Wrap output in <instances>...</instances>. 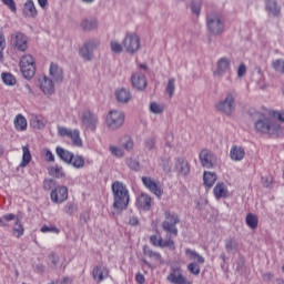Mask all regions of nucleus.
Instances as JSON below:
<instances>
[{
	"label": "nucleus",
	"instance_id": "1",
	"mask_svg": "<svg viewBox=\"0 0 284 284\" xmlns=\"http://www.w3.org/2000/svg\"><path fill=\"white\" fill-rule=\"evenodd\" d=\"M254 129L257 134H267L268 136H283V128L276 120L265 115L260 114L254 122Z\"/></svg>",
	"mask_w": 284,
	"mask_h": 284
},
{
	"label": "nucleus",
	"instance_id": "2",
	"mask_svg": "<svg viewBox=\"0 0 284 284\" xmlns=\"http://www.w3.org/2000/svg\"><path fill=\"white\" fill-rule=\"evenodd\" d=\"M112 193L114 210H118V212L128 210V205H130V191L128 186L123 182L115 181L112 183Z\"/></svg>",
	"mask_w": 284,
	"mask_h": 284
},
{
	"label": "nucleus",
	"instance_id": "3",
	"mask_svg": "<svg viewBox=\"0 0 284 284\" xmlns=\"http://www.w3.org/2000/svg\"><path fill=\"white\" fill-rule=\"evenodd\" d=\"M181 223V219H179V214L166 210L164 211V221L162 222V229L166 233V239H174L179 236V229L176 225Z\"/></svg>",
	"mask_w": 284,
	"mask_h": 284
},
{
	"label": "nucleus",
	"instance_id": "4",
	"mask_svg": "<svg viewBox=\"0 0 284 284\" xmlns=\"http://www.w3.org/2000/svg\"><path fill=\"white\" fill-rule=\"evenodd\" d=\"M184 254L187 261H193L187 264V272H190V274H192L193 276H199V274H201V265L205 263V257H203V255L199 254V252L192 248H185Z\"/></svg>",
	"mask_w": 284,
	"mask_h": 284
},
{
	"label": "nucleus",
	"instance_id": "5",
	"mask_svg": "<svg viewBox=\"0 0 284 284\" xmlns=\"http://www.w3.org/2000/svg\"><path fill=\"white\" fill-rule=\"evenodd\" d=\"M206 28L211 34L219 37L225 32V21H223L220 13H209L206 16Z\"/></svg>",
	"mask_w": 284,
	"mask_h": 284
},
{
	"label": "nucleus",
	"instance_id": "6",
	"mask_svg": "<svg viewBox=\"0 0 284 284\" xmlns=\"http://www.w3.org/2000/svg\"><path fill=\"white\" fill-rule=\"evenodd\" d=\"M215 109L225 116H232L236 112V95L234 92H227L225 98L215 104Z\"/></svg>",
	"mask_w": 284,
	"mask_h": 284
},
{
	"label": "nucleus",
	"instance_id": "7",
	"mask_svg": "<svg viewBox=\"0 0 284 284\" xmlns=\"http://www.w3.org/2000/svg\"><path fill=\"white\" fill-rule=\"evenodd\" d=\"M9 43L17 52H26L28 50V36L21 31H16L10 34Z\"/></svg>",
	"mask_w": 284,
	"mask_h": 284
},
{
	"label": "nucleus",
	"instance_id": "8",
	"mask_svg": "<svg viewBox=\"0 0 284 284\" xmlns=\"http://www.w3.org/2000/svg\"><path fill=\"white\" fill-rule=\"evenodd\" d=\"M20 72L24 79H32L37 72L34 67V58L31 54H26L20 60Z\"/></svg>",
	"mask_w": 284,
	"mask_h": 284
},
{
	"label": "nucleus",
	"instance_id": "9",
	"mask_svg": "<svg viewBox=\"0 0 284 284\" xmlns=\"http://www.w3.org/2000/svg\"><path fill=\"white\" fill-rule=\"evenodd\" d=\"M122 44L128 54H136V52L141 50V38H139V34L135 32L126 33Z\"/></svg>",
	"mask_w": 284,
	"mask_h": 284
},
{
	"label": "nucleus",
	"instance_id": "10",
	"mask_svg": "<svg viewBox=\"0 0 284 284\" xmlns=\"http://www.w3.org/2000/svg\"><path fill=\"white\" fill-rule=\"evenodd\" d=\"M101 45L99 39L87 40L82 48H80L79 54L84 61H92L94 59V50Z\"/></svg>",
	"mask_w": 284,
	"mask_h": 284
},
{
	"label": "nucleus",
	"instance_id": "11",
	"mask_svg": "<svg viewBox=\"0 0 284 284\" xmlns=\"http://www.w3.org/2000/svg\"><path fill=\"white\" fill-rule=\"evenodd\" d=\"M125 123V113L123 111L113 110L110 111L106 116V125L111 130H119Z\"/></svg>",
	"mask_w": 284,
	"mask_h": 284
},
{
	"label": "nucleus",
	"instance_id": "12",
	"mask_svg": "<svg viewBox=\"0 0 284 284\" xmlns=\"http://www.w3.org/2000/svg\"><path fill=\"white\" fill-rule=\"evenodd\" d=\"M199 159L202 168H206V170H212V168H216L219 165V158L207 149L200 152Z\"/></svg>",
	"mask_w": 284,
	"mask_h": 284
},
{
	"label": "nucleus",
	"instance_id": "13",
	"mask_svg": "<svg viewBox=\"0 0 284 284\" xmlns=\"http://www.w3.org/2000/svg\"><path fill=\"white\" fill-rule=\"evenodd\" d=\"M166 281L171 284H192V281L183 275L181 267H172Z\"/></svg>",
	"mask_w": 284,
	"mask_h": 284
},
{
	"label": "nucleus",
	"instance_id": "14",
	"mask_svg": "<svg viewBox=\"0 0 284 284\" xmlns=\"http://www.w3.org/2000/svg\"><path fill=\"white\" fill-rule=\"evenodd\" d=\"M142 183L145 186V189L151 191L152 194L158 196V199H161V196H163V189L161 187L160 181H154L150 176H143Z\"/></svg>",
	"mask_w": 284,
	"mask_h": 284
},
{
	"label": "nucleus",
	"instance_id": "15",
	"mask_svg": "<svg viewBox=\"0 0 284 284\" xmlns=\"http://www.w3.org/2000/svg\"><path fill=\"white\" fill-rule=\"evenodd\" d=\"M50 199L52 203L58 204L68 201V189L65 186H57L55 189H52Z\"/></svg>",
	"mask_w": 284,
	"mask_h": 284
},
{
	"label": "nucleus",
	"instance_id": "16",
	"mask_svg": "<svg viewBox=\"0 0 284 284\" xmlns=\"http://www.w3.org/2000/svg\"><path fill=\"white\" fill-rule=\"evenodd\" d=\"M150 243L154 245V247H170V250H174V240H172V237H166V240L163 241L161 235H151Z\"/></svg>",
	"mask_w": 284,
	"mask_h": 284
},
{
	"label": "nucleus",
	"instance_id": "17",
	"mask_svg": "<svg viewBox=\"0 0 284 284\" xmlns=\"http://www.w3.org/2000/svg\"><path fill=\"white\" fill-rule=\"evenodd\" d=\"M232 61L230 58H221L216 63V70L214 71V77H223L227 74L231 70Z\"/></svg>",
	"mask_w": 284,
	"mask_h": 284
},
{
	"label": "nucleus",
	"instance_id": "18",
	"mask_svg": "<svg viewBox=\"0 0 284 284\" xmlns=\"http://www.w3.org/2000/svg\"><path fill=\"white\" fill-rule=\"evenodd\" d=\"M131 83L135 90H145V88H148V79H145V74L141 71H136L132 74Z\"/></svg>",
	"mask_w": 284,
	"mask_h": 284
},
{
	"label": "nucleus",
	"instance_id": "19",
	"mask_svg": "<svg viewBox=\"0 0 284 284\" xmlns=\"http://www.w3.org/2000/svg\"><path fill=\"white\" fill-rule=\"evenodd\" d=\"M81 121L83 125L89 128V130H97V123L99 121V118L94 115V113H91L90 111H84L82 113Z\"/></svg>",
	"mask_w": 284,
	"mask_h": 284
},
{
	"label": "nucleus",
	"instance_id": "20",
	"mask_svg": "<svg viewBox=\"0 0 284 284\" xmlns=\"http://www.w3.org/2000/svg\"><path fill=\"white\" fill-rule=\"evenodd\" d=\"M175 172H178L179 176H189L190 175V163L183 159L179 158L175 161Z\"/></svg>",
	"mask_w": 284,
	"mask_h": 284
},
{
	"label": "nucleus",
	"instance_id": "21",
	"mask_svg": "<svg viewBox=\"0 0 284 284\" xmlns=\"http://www.w3.org/2000/svg\"><path fill=\"white\" fill-rule=\"evenodd\" d=\"M80 28L84 32H92V30H97V28H99V20L92 17L83 18L80 22Z\"/></svg>",
	"mask_w": 284,
	"mask_h": 284
},
{
	"label": "nucleus",
	"instance_id": "22",
	"mask_svg": "<svg viewBox=\"0 0 284 284\" xmlns=\"http://www.w3.org/2000/svg\"><path fill=\"white\" fill-rule=\"evenodd\" d=\"M93 278L97 281V283H102V281H105L108 276H110V271L105 268L104 266H95L93 268Z\"/></svg>",
	"mask_w": 284,
	"mask_h": 284
},
{
	"label": "nucleus",
	"instance_id": "23",
	"mask_svg": "<svg viewBox=\"0 0 284 284\" xmlns=\"http://www.w3.org/2000/svg\"><path fill=\"white\" fill-rule=\"evenodd\" d=\"M40 90H42L43 94L50 97L54 92V83L50 78L43 77L40 81Z\"/></svg>",
	"mask_w": 284,
	"mask_h": 284
},
{
	"label": "nucleus",
	"instance_id": "24",
	"mask_svg": "<svg viewBox=\"0 0 284 284\" xmlns=\"http://www.w3.org/2000/svg\"><path fill=\"white\" fill-rule=\"evenodd\" d=\"M23 14L28 19H36L37 18L38 12H37V7L34 6V1L27 0L24 2Z\"/></svg>",
	"mask_w": 284,
	"mask_h": 284
},
{
	"label": "nucleus",
	"instance_id": "25",
	"mask_svg": "<svg viewBox=\"0 0 284 284\" xmlns=\"http://www.w3.org/2000/svg\"><path fill=\"white\" fill-rule=\"evenodd\" d=\"M115 98L119 103H130L132 100V93L130 90L122 88L115 91Z\"/></svg>",
	"mask_w": 284,
	"mask_h": 284
},
{
	"label": "nucleus",
	"instance_id": "26",
	"mask_svg": "<svg viewBox=\"0 0 284 284\" xmlns=\"http://www.w3.org/2000/svg\"><path fill=\"white\" fill-rule=\"evenodd\" d=\"M49 72L57 83L63 81V69H61L59 64L51 62Z\"/></svg>",
	"mask_w": 284,
	"mask_h": 284
},
{
	"label": "nucleus",
	"instance_id": "27",
	"mask_svg": "<svg viewBox=\"0 0 284 284\" xmlns=\"http://www.w3.org/2000/svg\"><path fill=\"white\" fill-rule=\"evenodd\" d=\"M213 194L220 201V199H227L229 191L224 183H217L213 189Z\"/></svg>",
	"mask_w": 284,
	"mask_h": 284
},
{
	"label": "nucleus",
	"instance_id": "28",
	"mask_svg": "<svg viewBox=\"0 0 284 284\" xmlns=\"http://www.w3.org/2000/svg\"><path fill=\"white\" fill-rule=\"evenodd\" d=\"M55 152H57V155L59 156V159H61V161H63L64 163H68V164L72 163L74 153H72L61 146H57Z\"/></svg>",
	"mask_w": 284,
	"mask_h": 284
},
{
	"label": "nucleus",
	"instance_id": "29",
	"mask_svg": "<svg viewBox=\"0 0 284 284\" xmlns=\"http://www.w3.org/2000/svg\"><path fill=\"white\" fill-rule=\"evenodd\" d=\"M138 205L142 209L145 210V212L150 211L152 207V197L150 195L142 193L138 197Z\"/></svg>",
	"mask_w": 284,
	"mask_h": 284
},
{
	"label": "nucleus",
	"instance_id": "30",
	"mask_svg": "<svg viewBox=\"0 0 284 284\" xmlns=\"http://www.w3.org/2000/svg\"><path fill=\"white\" fill-rule=\"evenodd\" d=\"M230 156L232 161H243V159H245V149L235 145L231 149Z\"/></svg>",
	"mask_w": 284,
	"mask_h": 284
},
{
	"label": "nucleus",
	"instance_id": "31",
	"mask_svg": "<svg viewBox=\"0 0 284 284\" xmlns=\"http://www.w3.org/2000/svg\"><path fill=\"white\" fill-rule=\"evenodd\" d=\"M13 125L18 132H24V130H28V120L22 114H18L13 121Z\"/></svg>",
	"mask_w": 284,
	"mask_h": 284
},
{
	"label": "nucleus",
	"instance_id": "32",
	"mask_svg": "<svg viewBox=\"0 0 284 284\" xmlns=\"http://www.w3.org/2000/svg\"><path fill=\"white\" fill-rule=\"evenodd\" d=\"M225 250L227 254H236L239 252V241L234 237H227L225 241Z\"/></svg>",
	"mask_w": 284,
	"mask_h": 284
},
{
	"label": "nucleus",
	"instance_id": "33",
	"mask_svg": "<svg viewBox=\"0 0 284 284\" xmlns=\"http://www.w3.org/2000/svg\"><path fill=\"white\" fill-rule=\"evenodd\" d=\"M204 185L206 187H212L216 183V173L205 171L203 175Z\"/></svg>",
	"mask_w": 284,
	"mask_h": 284
},
{
	"label": "nucleus",
	"instance_id": "34",
	"mask_svg": "<svg viewBox=\"0 0 284 284\" xmlns=\"http://www.w3.org/2000/svg\"><path fill=\"white\" fill-rule=\"evenodd\" d=\"M22 161L20 163V168H26L30 161H32V154L30 153V149L28 146H22Z\"/></svg>",
	"mask_w": 284,
	"mask_h": 284
},
{
	"label": "nucleus",
	"instance_id": "35",
	"mask_svg": "<svg viewBox=\"0 0 284 284\" xmlns=\"http://www.w3.org/2000/svg\"><path fill=\"white\" fill-rule=\"evenodd\" d=\"M266 10L273 14V17H278L281 14V8L278 7V3L274 0H268L266 2Z\"/></svg>",
	"mask_w": 284,
	"mask_h": 284
},
{
	"label": "nucleus",
	"instance_id": "36",
	"mask_svg": "<svg viewBox=\"0 0 284 284\" xmlns=\"http://www.w3.org/2000/svg\"><path fill=\"white\" fill-rule=\"evenodd\" d=\"M69 138L72 141V145H74L75 148H83V140H81L79 130H73Z\"/></svg>",
	"mask_w": 284,
	"mask_h": 284
},
{
	"label": "nucleus",
	"instance_id": "37",
	"mask_svg": "<svg viewBox=\"0 0 284 284\" xmlns=\"http://www.w3.org/2000/svg\"><path fill=\"white\" fill-rule=\"evenodd\" d=\"M69 165H73V168H75L77 170H81L85 166V159H83V156L81 155L73 154L71 162H69Z\"/></svg>",
	"mask_w": 284,
	"mask_h": 284
},
{
	"label": "nucleus",
	"instance_id": "38",
	"mask_svg": "<svg viewBox=\"0 0 284 284\" xmlns=\"http://www.w3.org/2000/svg\"><path fill=\"white\" fill-rule=\"evenodd\" d=\"M245 221H246L247 227H250L251 230H256V227H258V217L254 215V213H248L246 215Z\"/></svg>",
	"mask_w": 284,
	"mask_h": 284
},
{
	"label": "nucleus",
	"instance_id": "39",
	"mask_svg": "<svg viewBox=\"0 0 284 284\" xmlns=\"http://www.w3.org/2000/svg\"><path fill=\"white\" fill-rule=\"evenodd\" d=\"M143 252H144V255L148 256L149 258L156 261V263H161L162 261L161 253L154 252L148 246L143 248Z\"/></svg>",
	"mask_w": 284,
	"mask_h": 284
},
{
	"label": "nucleus",
	"instance_id": "40",
	"mask_svg": "<svg viewBox=\"0 0 284 284\" xmlns=\"http://www.w3.org/2000/svg\"><path fill=\"white\" fill-rule=\"evenodd\" d=\"M50 176H54L55 179H64L65 173L63 172V168L55 165L49 169Z\"/></svg>",
	"mask_w": 284,
	"mask_h": 284
},
{
	"label": "nucleus",
	"instance_id": "41",
	"mask_svg": "<svg viewBox=\"0 0 284 284\" xmlns=\"http://www.w3.org/2000/svg\"><path fill=\"white\" fill-rule=\"evenodd\" d=\"M125 163L133 172H139V170H141V163L136 159L129 158L125 160Z\"/></svg>",
	"mask_w": 284,
	"mask_h": 284
},
{
	"label": "nucleus",
	"instance_id": "42",
	"mask_svg": "<svg viewBox=\"0 0 284 284\" xmlns=\"http://www.w3.org/2000/svg\"><path fill=\"white\" fill-rule=\"evenodd\" d=\"M30 125L34 128V130H43L45 128V121L41 118H32L30 121Z\"/></svg>",
	"mask_w": 284,
	"mask_h": 284
},
{
	"label": "nucleus",
	"instance_id": "43",
	"mask_svg": "<svg viewBox=\"0 0 284 284\" xmlns=\"http://www.w3.org/2000/svg\"><path fill=\"white\" fill-rule=\"evenodd\" d=\"M2 81L4 85H16L17 84V79L12 73H2L1 74Z\"/></svg>",
	"mask_w": 284,
	"mask_h": 284
},
{
	"label": "nucleus",
	"instance_id": "44",
	"mask_svg": "<svg viewBox=\"0 0 284 284\" xmlns=\"http://www.w3.org/2000/svg\"><path fill=\"white\" fill-rule=\"evenodd\" d=\"M109 152H111L112 156H116V159H123V156L125 154L123 149L115 146V145H110Z\"/></svg>",
	"mask_w": 284,
	"mask_h": 284
},
{
	"label": "nucleus",
	"instance_id": "45",
	"mask_svg": "<svg viewBox=\"0 0 284 284\" xmlns=\"http://www.w3.org/2000/svg\"><path fill=\"white\" fill-rule=\"evenodd\" d=\"M13 232L17 236V239H21V235L23 234V224H21V221L19 219H16L14 225H13Z\"/></svg>",
	"mask_w": 284,
	"mask_h": 284
},
{
	"label": "nucleus",
	"instance_id": "46",
	"mask_svg": "<svg viewBox=\"0 0 284 284\" xmlns=\"http://www.w3.org/2000/svg\"><path fill=\"white\" fill-rule=\"evenodd\" d=\"M14 219H17V216L13 213L2 215L0 217V225L2 227H8V223H10V221H14Z\"/></svg>",
	"mask_w": 284,
	"mask_h": 284
},
{
	"label": "nucleus",
	"instance_id": "47",
	"mask_svg": "<svg viewBox=\"0 0 284 284\" xmlns=\"http://www.w3.org/2000/svg\"><path fill=\"white\" fill-rule=\"evenodd\" d=\"M42 185L45 192H50V190L57 189V181L52 179H45Z\"/></svg>",
	"mask_w": 284,
	"mask_h": 284
},
{
	"label": "nucleus",
	"instance_id": "48",
	"mask_svg": "<svg viewBox=\"0 0 284 284\" xmlns=\"http://www.w3.org/2000/svg\"><path fill=\"white\" fill-rule=\"evenodd\" d=\"M175 83H176V80H174V78L169 79V82L166 85V92L171 99L174 97Z\"/></svg>",
	"mask_w": 284,
	"mask_h": 284
},
{
	"label": "nucleus",
	"instance_id": "49",
	"mask_svg": "<svg viewBox=\"0 0 284 284\" xmlns=\"http://www.w3.org/2000/svg\"><path fill=\"white\" fill-rule=\"evenodd\" d=\"M77 210H78V206H77V203L74 202H68L67 205L64 206V212L65 214H69V216H72V214H74Z\"/></svg>",
	"mask_w": 284,
	"mask_h": 284
},
{
	"label": "nucleus",
	"instance_id": "50",
	"mask_svg": "<svg viewBox=\"0 0 284 284\" xmlns=\"http://www.w3.org/2000/svg\"><path fill=\"white\" fill-rule=\"evenodd\" d=\"M150 111L152 112V114H163V105H160L156 102H152L150 104Z\"/></svg>",
	"mask_w": 284,
	"mask_h": 284
},
{
	"label": "nucleus",
	"instance_id": "51",
	"mask_svg": "<svg viewBox=\"0 0 284 284\" xmlns=\"http://www.w3.org/2000/svg\"><path fill=\"white\" fill-rule=\"evenodd\" d=\"M272 65L276 70V72H282V74H284V61L283 60L277 59V60L273 61Z\"/></svg>",
	"mask_w": 284,
	"mask_h": 284
},
{
	"label": "nucleus",
	"instance_id": "52",
	"mask_svg": "<svg viewBox=\"0 0 284 284\" xmlns=\"http://www.w3.org/2000/svg\"><path fill=\"white\" fill-rule=\"evenodd\" d=\"M111 50L115 54H121V52H123V45L116 41H111Z\"/></svg>",
	"mask_w": 284,
	"mask_h": 284
},
{
	"label": "nucleus",
	"instance_id": "53",
	"mask_svg": "<svg viewBox=\"0 0 284 284\" xmlns=\"http://www.w3.org/2000/svg\"><path fill=\"white\" fill-rule=\"evenodd\" d=\"M146 150H154L156 148V141L153 138H149L144 141Z\"/></svg>",
	"mask_w": 284,
	"mask_h": 284
},
{
	"label": "nucleus",
	"instance_id": "54",
	"mask_svg": "<svg viewBox=\"0 0 284 284\" xmlns=\"http://www.w3.org/2000/svg\"><path fill=\"white\" fill-rule=\"evenodd\" d=\"M2 3L11 10V12H17V2L14 0H2Z\"/></svg>",
	"mask_w": 284,
	"mask_h": 284
},
{
	"label": "nucleus",
	"instance_id": "55",
	"mask_svg": "<svg viewBox=\"0 0 284 284\" xmlns=\"http://www.w3.org/2000/svg\"><path fill=\"white\" fill-rule=\"evenodd\" d=\"M3 50H6V36L0 32V61L3 59Z\"/></svg>",
	"mask_w": 284,
	"mask_h": 284
},
{
	"label": "nucleus",
	"instance_id": "56",
	"mask_svg": "<svg viewBox=\"0 0 284 284\" xmlns=\"http://www.w3.org/2000/svg\"><path fill=\"white\" fill-rule=\"evenodd\" d=\"M58 134L60 136H70L72 134V130H70L65 126H59L58 128Z\"/></svg>",
	"mask_w": 284,
	"mask_h": 284
},
{
	"label": "nucleus",
	"instance_id": "57",
	"mask_svg": "<svg viewBox=\"0 0 284 284\" xmlns=\"http://www.w3.org/2000/svg\"><path fill=\"white\" fill-rule=\"evenodd\" d=\"M191 10L193 14H196V17H199V14H201V2H192Z\"/></svg>",
	"mask_w": 284,
	"mask_h": 284
},
{
	"label": "nucleus",
	"instance_id": "58",
	"mask_svg": "<svg viewBox=\"0 0 284 284\" xmlns=\"http://www.w3.org/2000/svg\"><path fill=\"white\" fill-rule=\"evenodd\" d=\"M40 232H42L43 234H45L48 232H54L55 234H59V229H57L55 226L43 225L41 227Z\"/></svg>",
	"mask_w": 284,
	"mask_h": 284
},
{
	"label": "nucleus",
	"instance_id": "59",
	"mask_svg": "<svg viewBox=\"0 0 284 284\" xmlns=\"http://www.w3.org/2000/svg\"><path fill=\"white\" fill-rule=\"evenodd\" d=\"M247 74V67H245V64H240L239 69H237V77L240 79H243V77Z\"/></svg>",
	"mask_w": 284,
	"mask_h": 284
},
{
	"label": "nucleus",
	"instance_id": "60",
	"mask_svg": "<svg viewBox=\"0 0 284 284\" xmlns=\"http://www.w3.org/2000/svg\"><path fill=\"white\" fill-rule=\"evenodd\" d=\"M272 114L274 119L281 121V123H284V111H273Z\"/></svg>",
	"mask_w": 284,
	"mask_h": 284
},
{
	"label": "nucleus",
	"instance_id": "61",
	"mask_svg": "<svg viewBox=\"0 0 284 284\" xmlns=\"http://www.w3.org/2000/svg\"><path fill=\"white\" fill-rule=\"evenodd\" d=\"M123 148L124 150H126V152H130L131 150L134 149V142L132 141V139H128L125 143H123Z\"/></svg>",
	"mask_w": 284,
	"mask_h": 284
},
{
	"label": "nucleus",
	"instance_id": "62",
	"mask_svg": "<svg viewBox=\"0 0 284 284\" xmlns=\"http://www.w3.org/2000/svg\"><path fill=\"white\" fill-rule=\"evenodd\" d=\"M262 185L263 187H270L272 185V178L262 176Z\"/></svg>",
	"mask_w": 284,
	"mask_h": 284
},
{
	"label": "nucleus",
	"instance_id": "63",
	"mask_svg": "<svg viewBox=\"0 0 284 284\" xmlns=\"http://www.w3.org/2000/svg\"><path fill=\"white\" fill-rule=\"evenodd\" d=\"M129 225H132V227H136L140 225V222H139V217L136 216H131L129 219Z\"/></svg>",
	"mask_w": 284,
	"mask_h": 284
},
{
	"label": "nucleus",
	"instance_id": "64",
	"mask_svg": "<svg viewBox=\"0 0 284 284\" xmlns=\"http://www.w3.org/2000/svg\"><path fill=\"white\" fill-rule=\"evenodd\" d=\"M49 261H51L52 265H57L59 263V256L55 253H50Z\"/></svg>",
	"mask_w": 284,
	"mask_h": 284
}]
</instances>
